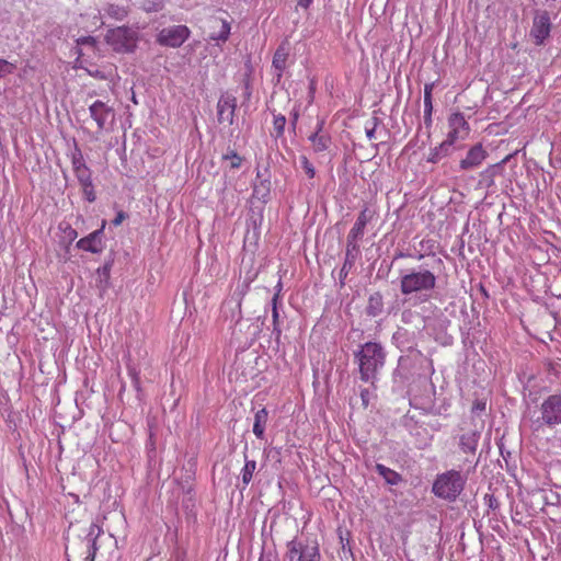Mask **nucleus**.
Wrapping results in <instances>:
<instances>
[{
  "mask_svg": "<svg viewBox=\"0 0 561 561\" xmlns=\"http://www.w3.org/2000/svg\"><path fill=\"white\" fill-rule=\"evenodd\" d=\"M358 360L360 379L365 382L376 378L377 371L385 364V353L380 344L365 343L355 354Z\"/></svg>",
  "mask_w": 561,
  "mask_h": 561,
  "instance_id": "nucleus-1",
  "label": "nucleus"
},
{
  "mask_svg": "<svg viewBox=\"0 0 561 561\" xmlns=\"http://www.w3.org/2000/svg\"><path fill=\"white\" fill-rule=\"evenodd\" d=\"M436 286V276L428 270H412L400 278V290L404 296L420 295L425 299Z\"/></svg>",
  "mask_w": 561,
  "mask_h": 561,
  "instance_id": "nucleus-2",
  "label": "nucleus"
},
{
  "mask_svg": "<svg viewBox=\"0 0 561 561\" xmlns=\"http://www.w3.org/2000/svg\"><path fill=\"white\" fill-rule=\"evenodd\" d=\"M466 478L459 471L448 470L438 474L433 483V493L440 499L454 501L463 491Z\"/></svg>",
  "mask_w": 561,
  "mask_h": 561,
  "instance_id": "nucleus-3",
  "label": "nucleus"
},
{
  "mask_svg": "<svg viewBox=\"0 0 561 561\" xmlns=\"http://www.w3.org/2000/svg\"><path fill=\"white\" fill-rule=\"evenodd\" d=\"M105 41L114 51L128 54L137 47L138 33L128 26H118L107 31Z\"/></svg>",
  "mask_w": 561,
  "mask_h": 561,
  "instance_id": "nucleus-4",
  "label": "nucleus"
},
{
  "mask_svg": "<svg viewBox=\"0 0 561 561\" xmlns=\"http://www.w3.org/2000/svg\"><path fill=\"white\" fill-rule=\"evenodd\" d=\"M288 561H321L320 547L317 539L290 540L286 545Z\"/></svg>",
  "mask_w": 561,
  "mask_h": 561,
  "instance_id": "nucleus-5",
  "label": "nucleus"
},
{
  "mask_svg": "<svg viewBox=\"0 0 561 561\" xmlns=\"http://www.w3.org/2000/svg\"><path fill=\"white\" fill-rule=\"evenodd\" d=\"M191 35V31L185 25H173L162 28L158 36L157 42L167 47H180Z\"/></svg>",
  "mask_w": 561,
  "mask_h": 561,
  "instance_id": "nucleus-6",
  "label": "nucleus"
},
{
  "mask_svg": "<svg viewBox=\"0 0 561 561\" xmlns=\"http://www.w3.org/2000/svg\"><path fill=\"white\" fill-rule=\"evenodd\" d=\"M77 64L79 68L84 65H91L92 59L100 57L96 38L93 36H82L77 41Z\"/></svg>",
  "mask_w": 561,
  "mask_h": 561,
  "instance_id": "nucleus-7",
  "label": "nucleus"
},
{
  "mask_svg": "<svg viewBox=\"0 0 561 561\" xmlns=\"http://www.w3.org/2000/svg\"><path fill=\"white\" fill-rule=\"evenodd\" d=\"M541 419L549 426L561 424V394H551L540 407Z\"/></svg>",
  "mask_w": 561,
  "mask_h": 561,
  "instance_id": "nucleus-8",
  "label": "nucleus"
},
{
  "mask_svg": "<svg viewBox=\"0 0 561 561\" xmlns=\"http://www.w3.org/2000/svg\"><path fill=\"white\" fill-rule=\"evenodd\" d=\"M470 133V126L460 112L453 113L448 117V134L446 140L454 145L458 140H463Z\"/></svg>",
  "mask_w": 561,
  "mask_h": 561,
  "instance_id": "nucleus-9",
  "label": "nucleus"
},
{
  "mask_svg": "<svg viewBox=\"0 0 561 561\" xmlns=\"http://www.w3.org/2000/svg\"><path fill=\"white\" fill-rule=\"evenodd\" d=\"M375 213L368 207H365L358 215L353 228L347 234V253L352 250H357L358 240L364 236L366 225L373 219Z\"/></svg>",
  "mask_w": 561,
  "mask_h": 561,
  "instance_id": "nucleus-10",
  "label": "nucleus"
},
{
  "mask_svg": "<svg viewBox=\"0 0 561 561\" xmlns=\"http://www.w3.org/2000/svg\"><path fill=\"white\" fill-rule=\"evenodd\" d=\"M237 108V99L230 93L222 94L217 103V121L219 124L232 125L234 112Z\"/></svg>",
  "mask_w": 561,
  "mask_h": 561,
  "instance_id": "nucleus-11",
  "label": "nucleus"
},
{
  "mask_svg": "<svg viewBox=\"0 0 561 561\" xmlns=\"http://www.w3.org/2000/svg\"><path fill=\"white\" fill-rule=\"evenodd\" d=\"M551 31L550 16L543 11L534 18L530 36L535 39L536 45H541L549 37Z\"/></svg>",
  "mask_w": 561,
  "mask_h": 561,
  "instance_id": "nucleus-12",
  "label": "nucleus"
},
{
  "mask_svg": "<svg viewBox=\"0 0 561 561\" xmlns=\"http://www.w3.org/2000/svg\"><path fill=\"white\" fill-rule=\"evenodd\" d=\"M488 158V152L483 148L482 144H477L472 146L466 157L460 160L459 167L461 170H472L479 168L483 161Z\"/></svg>",
  "mask_w": 561,
  "mask_h": 561,
  "instance_id": "nucleus-13",
  "label": "nucleus"
},
{
  "mask_svg": "<svg viewBox=\"0 0 561 561\" xmlns=\"http://www.w3.org/2000/svg\"><path fill=\"white\" fill-rule=\"evenodd\" d=\"M90 115L95 121L98 129L101 131L105 128L106 122L110 116H114L113 108L103 101L96 100L90 107Z\"/></svg>",
  "mask_w": 561,
  "mask_h": 561,
  "instance_id": "nucleus-14",
  "label": "nucleus"
},
{
  "mask_svg": "<svg viewBox=\"0 0 561 561\" xmlns=\"http://www.w3.org/2000/svg\"><path fill=\"white\" fill-rule=\"evenodd\" d=\"M104 226H105V222H103L101 229L95 230V231L91 232L90 234H88L87 237L81 238L77 242V247L80 250L88 251L91 253L101 252L102 247H101V237L100 236L103 231Z\"/></svg>",
  "mask_w": 561,
  "mask_h": 561,
  "instance_id": "nucleus-15",
  "label": "nucleus"
},
{
  "mask_svg": "<svg viewBox=\"0 0 561 561\" xmlns=\"http://www.w3.org/2000/svg\"><path fill=\"white\" fill-rule=\"evenodd\" d=\"M324 121H319L317 124V130L310 135L309 140L316 152H322L329 149L331 145V137L328 134H322Z\"/></svg>",
  "mask_w": 561,
  "mask_h": 561,
  "instance_id": "nucleus-16",
  "label": "nucleus"
},
{
  "mask_svg": "<svg viewBox=\"0 0 561 561\" xmlns=\"http://www.w3.org/2000/svg\"><path fill=\"white\" fill-rule=\"evenodd\" d=\"M213 31L209 35L211 41L216 42H226L230 35V23L224 19H214L213 20Z\"/></svg>",
  "mask_w": 561,
  "mask_h": 561,
  "instance_id": "nucleus-17",
  "label": "nucleus"
},
{
  "mask_svg": "<svg viewBox=\"0 0 561 561\" xmlns=\"http://www.w3.org/2000/svg\"><path fill=\"white\" fill-rule=\"evenodd\" d=\"M479 443V434L476 432H468L460 436L459 447L466 455L473 456L476 454Z\"/></svg>",
  "mask_w": 561,
  "mask_h": 561,
  "instance_id": "nucleus-18",
  "label": "nucleus"
},
{
  "mask_svg": "<svg viewBox=\"0 0 561 561\" xmlns=\"http://www.w3.org/2000/svg\"><path fill=\"white\" fill-rule=\"evenodd\" d=\"M75 174L80 185L92 182L91 171L84 163L82 158H75L72 161Z\"/></svg>",
  "mask_w": 561,
  "mask_h": 561,
  "instance_id": "nucleus-19",
  "label": "nucleus"
},
{
  "mask_svg": "<svg viewBox=\"0 0 561 561\" xmlns=\"http://www.w3.org/2000/svg\"><path fill=\"white\" fill-rule=\"evenodd\" d=\"M267 410L265 408H262L261 410L256 411L254 415V423H253V433L254 435L262 439L264 437L265 426L267 423Z\"/></svg>",
  "mask_w": 561,
  "mask_h": 561,
  "instance_id": "nucleus-20",
  "label": "nucleus"
},
{
  "mask_svg": "<svg viewBox=\"0 0 561 561\" xmlns=\"http://www.w3.org/2000/svg\"><path fill=\"white\" fill-rule=\"evenodd\" d=\"M434 82L426 83L424 85V122L425 124L432 123V113H433V93Z\"/></svg>",
  "mask_w": 561,
  "mask_h": 561,
  "instance_id": "nucleus-21",
  "label": "nucleus"
},
{
  "mask_svg": "<svg viewBox=\"0 0 561 561\" xmlns=\"http://www.w3.org/2000/svg\"><path fill=\"white\" fill-rule=\"evenodd\" d=\"M375 468L378 474L385 479L387 484L397 485L402 481V477L400 473L386 467L382 463H377Z\"/></svg>",
  "mask_w": 561,
  "mask_h": 561,
  "instance_id": "nucleus-22",
  "label": "nucleus"
},
{
  "mask_svg": "<svg viewBox=\"0 0 561 561\" xmlns=\"http://www.w3.org/2000/svg\"><path fill=\"white\" fill-rule=\"evenodd\" d=\"M288 58V51L284 46H279L274 56L272 65L277 70V77L278 79L283 76V71L286 68V62Z\"/></svg>",
  "mask_w": 561,
  "mask_h": 561,
  "instance_id": "nucleus-23",
  "label": "nucleus"
},
{
  "mask_svg": "<svg viewBox=\"0 0 561 561\" xmlns=\"http://www.w3.org/2000/svg\"><path fill=\"white\" fill-rule=\"evenodd\" d=\"M453 145L448 142V140H444L442 144H439L437 147L433 148L427 157V161L432 163H437L442 158L448 156L449 148Z\"/></svg>",
  "mask_w": 561,
  "mask_h": 561,
  "instance_id": "nucleus-24",
  "label": "nucleus"
},
{
  "mask_svg": "<svg viewBox=\"0 0 561 561\" xmlns=\"http://www.w3.org/2000/svg\"><path fill=\"white\" fill-rule=\"evenodd\" d=\"M255 470H256V461L245 458L244 466L241 470L243 488H245L252 481Z\"/></svg>",
  "mask_w": 561,
  "mask_h": 561,
  "instance_id": "nucleus-25",
  "label": "nucleus"
},
{
  "mask_svg": "<svg viewBox=\"0 0 561 561\" xmlns=\"http://www.w3.org/2000/svg\"><path fill=\"white\" fill-rule=\"evenodd\" d=\"M278 298H279V293H276L273 296V298H272V305H273V308H272L273 327H274V332H276L277 335L280 334L279 314H278V310H277Z\"/></svg>",
  "mask_w": 561,
  "mask_h": 561,
  "instance_id": "nucleus-26",
  "label": "nucleus"
},
{
  "mask_svg": "<svg viewBox=\"0 0 561 561\" xmlns=\"http://www.w3.org/2000/svg\"><path fill=\"white\" fill-rule=\"evenodd\" d=\"M286 125V117L282 114L275 115L273 121V128L275 130V136L280 137L284 134Z\"/></svg>",
  "mask_w": 561,
  "mask_h": 561,
  "instance_id": "nucleus-27",
  "label": "nucleus"
},
{
  "mask_svg": "<svg viewBox=\"0 0 561 561\" xmlns=\"http://www.w3.org/2000/svg\"><path fill=\"white\" fill-rule=\"evenodd\" d=\"M107 14L116 20H123L127 15V10L119 5L110 4L107 8Z\"/></svg>",
  "mask_w": 561,
  "mask_h": 561,
  "instance_id": "nucleus-28",
  "label": "nucleus"
},
{
  "mask_svg": "<svg viewBox=\"0 0 561 561\" xmlns=\"http://www.w3.org/2000/svg\"><path fill=\"white\" fill-rule=\"evenodd\" d=\"M300 164H301V168H302L304 172L306 173V175L309 179H313L316 175V170H314V167L312 165V163L309 161V159L306 156L300 157Z\"/></svg>",
  "mask_w": 561,
  "mask_h": 561,
  "instance_id": "nucleus-29",
  "label": "nucleus"
},
{
  "mask_svg": "<svg viewBox=\"0 0 561 561\" xmlns=\"http://www.w3.org/2000/svg\"><path fill=\"white\" fill-rule=\"evenodd\" d=\"M222 158L225 160H229L230 161V168L231 169H238L242 164V158L236 151H233V150L228 152L227 154H225Z\"/></svg>",
  "mask_w": 561,
  "mask_h": 561,
  "instance_id": "nucleus-30",
  "label": "nucleus"
},
{
  "mask_svg": "<svg viewBox=\"0 0 561 561\" xmlns=\"http://www.w3.org/2000/svg\"><path fill=\"white\" fill-rule=\"evenodd\" d=\"M81 186H82L83 195L87 198V201L90 203L94 202L96 196H95L93 183L88 182L87 184H83Z\"/></svg>",
  "mask_w": 561,
  "mask_h": 561,
  "instance_id": "nucleus-31",
  "label": "nucleus"
},
{
  "mask_svg": "<svg viewBox=\"0 0 561 561\" xmlns=\"http://www.w3.org/2000/svg\"><path fill=\"white\" fill-rule=\"evenodd\" d=\"M15 66L4 59H0V78L14 71Z\"/></svg>",
  "mask_w": 561,
  "mask_h": 561,
  "instance_id": "nucleus-32",
  "label": "nucleus"
},
{
  "mask_svg": "<svg viewBox=\"0 0 561 561\" xmlns=\"http://www.w3.org/2000/svg\"><path fill=\"white\" fill-rule=\"evenodd\" d=\"M96 542H95V539L93 540L92 542V546L90 547V550H89V553L88 556L85 557L84 561H94L95 559V554H96Z\"/></svg>",
  "mask_w": 561,
  "mask_h": 561,
  "instance_id": "nucleus-33",
  "label": "nucleus"
},
{
  "mask_svg": "<svg viewBox=\"0 0 561 561\" xmlns=\"http://www.w3.org/2000/svg\"><path fill=\"white\" fill-rule=\"evenodd\" d=\"M126 218L127 214L123 210H119L112 222L114 226H119Z\"/></svg>",
  "mask_w": 561,
  "mask_h": 561,
  "instance_id": "nucleus-34",
  "label": "nucleus"
},
{
  "mask_svg": "<svg viewBox=\"0 0 561 561\" xmlns=\"http://www.w3.org/2000/svg\"><path fill=\"white\" fill-rule=\"evenodd\" d=\"M87 66H88V65H84V68H83V69H85V70L89 72V75H90V76H92V77H94V78H96V79H105V76H103V75L101 73V71H99V70L91 71V70H89V69H88V67H87Z\"/></svg>",
  "mask_w": 561,
  "mask_h": 561,
  "instance_id": "nucleus-35",
  "label": "nucleus"
},
{
  "mask_svg": "<svg viewBox=\"0 0 561 561\" xmlns=\"http://www.w3.org/2000/svg\"><path fill=\"white\" fill-rule=\"evenodd\" d=\"M312 2L313 0H298V5L307 10L312 4Z\"/></svg>",
  "mask_w": 561,
  "mask_h": 561,
  "instance_id": "nucleus-36",
  "label": "nucleus"
},
{
  "mask_svg": "<svg viewBox=\"0 0 561 561\" xmlns=\"http://www.w3.org/2000/svg\"><path fill=\"white\" fill-rule=\"evenodd\" d=\"M146 11H157L159 9H161V5L160 3L159 4H148V7H145Z\"/></svg>",
  "mask_w": 561,
  "mask_h": 561,
  "instance_id": "nucleus-37",
  "label": "nucleus"
},
{
  "mask_svg": "<svg viewBox=\"0 0 561 561\" xmlns=\"http://www.w3.org/2000/svg\"><path fill=\"white\" fill-rule=\"evenodd\" d=\"M94 528H98V535L101 533V528H99L96 525H92L90 529V535H93Z\"/></svg>",
  "mask_w": 561,
  "mask_h": 561,
  "instance_id": "nucleus-38",
  "label": "nucleus"
},
{
  "mask_svg": "<svg viewBox=\"0 0 561 561\" xmlns=\"http://www.w3.org/2000/svg\"><path fill=\"white\" fill-rule=\"evenodd\" d=\"M366 134H367V137H368L369 139H373L374 134H375V130H374V129L367 130V133H366Z\"/></svg>",
  "mask_w": 561,
  "mask_h": 561,
  "instance_id": "nucleus-39",
  "label": "nucleus"
},
{
  "mask_svg": "<svg viewBox=\"0 0 561 561\" xmlns=\"http://www.w3.org/2000/svg\"><path fill=\"white\" fill-rule=\"evenodd\" d=\"M508 159H510V156H507L506 158H504V159L502 160V162H501V163H505V162H507V161H508Z\"/></svg>",
  "mask_w": 561,
  "mask_h": 561,
  "instance_id": "nucleus-40",
  "label": "nucleus"
},
{
  "mask_svg": "<svg viewBox=\"0 0 561 561\" xmlns=\"http://www.w3.org/2000/svg\"><path fill=\"white\" fill-rule=\"evenodd\" d=\"M263 561H276V560L273 558H266V559H263Z\"/></svg>",
  "mask_w": 561,
  "mask_h": 561,
  "instance_id": "nucleus-41",
  "label": "nucleus"
},
{
  "mask_svg": "<svg viewBox=\"0 0 561 561\" xmlns=\"http://www.w3.org/2000/svg\"><path fill=\"white\" fill-rule=\"evenodd\" d=\"M70 234H72L73 237L77 236V231L76 230H71Z\"/></svg>",
  "mask_w": 561,
  "mask_h": 561,
  "instance_id": "nucleus-42",
  "label": "nucleus"
},
{
  "mask_svg": "<svg viewBox=\"0 0 561 561\" xmlns=\"http://www.w3.org/2000/svg\"><path fill=\"white\" fill-rule=\"evenodd\" d=\"M341 541H342V549L345 550V545L343 543V538L341 537Z\"/></svg>",
  "mask_w": 561,
  "mask_h": 561,
  "instance_id": "nucleus-43",
  "label": "nucleus"
},
{
  "mask_svg": "<svg viewBox=\"0 0 561 561\" xmlns=\"http://www.w3.org/2000/svg\"><path fill=\"white\" fill-rule=\"evenodd\" d=\"M477 408L484 409V404L481 407V404H478Z\"/></svg>",
  "mask_w": 561,
  "mask_h": 561,
  "instance_id": "nucleus-44",
  "label": "nucleus"
}]
</instances>
